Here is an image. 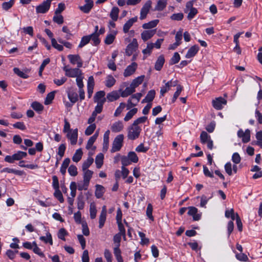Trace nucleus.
I'll return each mask as SVG.
<instances>
[{"label": "nucleus", "instance_id": "1", "mask_svg": "<svg viewBox=\"0 0 262 262\" xmlns=\"http://www.w3.org/2000/svg\"><path fill=\"white\" fill-rule=\"evenodd\" d=\"M141 128L132 124L127 129V138L129 140H134L139 138L141 132Z\"/></svg>", "mask_w": 262, "mask_h": 262}, {"label": "nucleus", "instance_id": "2", "mask_svg": "<svg viewBox=\"0 0 262 262\" xmlns=\"http://www.w3.org/2000/svg\"><path fill=\"white\" fill-rule=\"evenodd\" d=\"M124 136L122 134L117 136L113 143V146L111 149L112 152H115L120 150L122 146Z\"/></svg>", "mask_w": 262, "mask_h": 262}, {"label": "nucleus", "instance_id": "3", "mask_svg": "<svg viewBox=\"0 0 262 262\" xmlns=\"http://www.w3.org/2000/svg\"><path fill=\"white\" fill-rule=\"evenodd\" d=\"M52 0H46L43 1L38 6L36 7V12L37 13H47L51 6Z\"/></svg>", "mask_w": 262, "mask_h": 262}, {"label": "nucleus", "instance_id": "4", "mask_svg": "<svg viewBox=\"0 0 262 262\" xmlns=\"http://www.w3.org/2000/svg\"><path fill=\"white\" fill-rule=\"evenodd\" d=\"M152 2L150 0L146 2L142 7L140 11V19L143 20L146 17L150 8H151Z\"/></svg>", "mask_w": 262, "mask_h": 262}, {"label": "nucleus", "instance_id": "5", "mask_svg": "<svg viewBox=\"0 0 262 262\" xmlns=\"http://www.w3.org/2000/svg\"><path fill=\"white\" fill-rule=\"evenodd\" d=\"M138 47V43L137 40L136 38H134L132 41L127 45L125 50L126 54L130 56L132 55L134 52L137 49Z\"/></svg>", "mask_w": 262, "mask_h": 262}, {"label": "nucleus", "instance_id": "6", "mask_svg": "<svg viewBox=\"0 0 262 262\" xmlns=\"http://www.w3.org/2000/svg\"><path fill=\"white\" fill-rule=\"evenodd\" d=\"M237 136L242 138L243 143H247L250 140V130L247 129L245 132L242 129H239L237 132Z\"/></svg>", "mask_w": 262, "mask_h": 262}, {"label": "nucleus", "instance_id": "7", "mask_svg": "<svg viewBox=\"0 0 262 262\" xmlns=\"http://www.w3.org/2000/svg\"><path fill=\"white\" fill-rule=\"evenodd\" d=\"M68 58L72 64H76L78 68L82 67L83 62L79 55L70 54Z\"/></svg>", "mask_w": 262, "mask_h": 262}, {"label": "nucleus", "instance_id": "8", "mask_svg": "<svg viewBox=\"0 0 262 262\" xmlns=\"http://www.w3.org/2000/svg\"><path fill=\"white\" fill-rule=\"evenodd\" d=\"M67 137L72 145L76 144L78 139V129L76 128L67 133Z\"/></svg>", "mask_w": 262, "mask_h": 262}, {"label": "nucleus", "instance_id": "9", "mask_svg": "<svg viewBox=\"0 0 262 262\" xmlns=\"http://www.w3.org/2000/svg\"><path fill=\"white\" fill-rule=\"evenodd\" d=\"M188 214L193 217L194 221H199L201 218L202 213H198V209L193 206L188 207Z\"/></svg>", "mask_w": 262, "mask_h": 262}, {"label": "nucleus", "instance_id": "10", "mask_svg": "<svg viewBox=\"0 0 262 262\" xmlns=\"http://www.w3.org/2000/svg\"><path fill=\"white\" fill-rule=\"evenodd\" d=\"M137 68V64L134 62L130 65L128 66L125 69L123 75L124 77H127L133 75L136 71Z\"/></svg>", "mask_w": 262, "mask_h": 262}, {"label": "nucleus", "instance_id": "11", "mask_svg": "<svg viewBox=\"0 0 262 262\" xmlns=\"http://www.w3.org/2000/svg\"><path fill=\"white\" fill-rule=\"evenodd\" d=\"M226 103V100L221 97L212 101L213 106L218 110H221L223 108V105H225Z\"/></svg>", "mask_w": 262, "mask_h": 262}, {"label": "nucleus", "instance_id": "12", "mask_svg": "<svg viewBox=\"0 0 262 262\" xmlns=\"http://www.w3.org/2000/svg\"><path fill=\"white\" fill-rule=\"evenodd\" d=\"M106 207L105 206H103L99 217V228L100 229L102 228L104 225L106 218Z\"/></svg>", "mask_w": 262, "mask_h": 262}, {"label": "nucleus", "instance_id": "13", "mask_svg": "<svg viewBox=\"0 0 262 262\" xmlns=\"http://www.w3.org/2000/svg\"><path fill=\"white\" fill-rule=\"evenodd\" d=\"M68 97L72 103V105L75 103L78 100V96L77 93L72 89H70L67 91Z\"/></svg>", "mask_w": 262, "mask_h": 262}, {"label": "nucleus", "instance_id": "14", "mask_svg": "<svg viewBox=\"0 0 262 262\" xmlns=\"http://www.w3.org/2000/svg\"><path fill=\"white\" fill-rule=\"evenodd\" d=\"M94 84L95 82L94 77L93 76H91L89 77L87 83L88 94L89 98L92 97L93 94Z\"/></svg>", "mask_w": 262, "mask_h": 262}, {"label": "nucleus", "instance_id": "15", "mask_svg": "<svg viewBox=\"0 0 262 262\" xmlns=\"http://www.w3.org/2000/svg\"><path fill=\"white\" fill-rule=\"evenodd\" d=\"M124 125L121 121H118L113 123L111 127V130L114 133H119L123 130Z\"/></svg>", "mask_w": 262, "mask_h": 262}, {"label": "nucleus", "instance_id": "16", "mask_svg": "<svg viewBox=\"0 0 262 262\" xmlns=\"http://www.w3.org/2000/svg\"><path fill=\"white\" fill-rule=\"evenodd\" d=\"M156 30H146L142 32L141 34V38L145 41L151 38L155 34Z\"/></svg>", "mask_w": 262, "mask_h": 262}, {"label": "nucleus", "instance_id": "17", "mask_svg": "<svg viewBox=\"0 0 262 262\" xmlns=\"http://www.w3.org/2000/svg\"><path fill=\"white\" fill-rule=\"evenodd\" d=\"M93 6V2L92 0H85V4L79 7L80 10L85 13H88Z\"/></svg>", "mask_w": 262, "mask_h": 262}, {"label": "nucleus", "instance_id": "18", "mask_svg": "<svg viewBox=\"0 0 262 262\" xmlns=\"http://www.w3.org/2000/svg\"><path fill=\"white\" fill-rule=\"evenodd\" d=\"M105 92L103 91H99L97 92L94 97V100L95 102L98 103L99 102H104L106 101V99L104 98Z\"/></svg>", "mask_w": 262, "mask_h": 262}, {"label": "nucleus", "instance_id": "19", "mask_svg": "<svg viewBox=\"0 0 262 262\" xmlns=\"http://www.w3.org/2000/svg\"><path fill=\"white\" fill-rule=\"evenodd\" d=\"M199 50V47L197 45L192 46L188 51L185 55L186 58H190L195 55Z\"/></svg>", "mask_w": 262, "mask_h": 262}, {"label": "nucleus", "instance_id": "20", "mask_svg": "<svg viewBox=\"0 0 262 262\" xmlns=\"http://www.w3.org/2000/svg\"><path fill=\"white\" fill-rule=\"evenodd\" d=\"M137 20V17H135L129 19L127 22L124 25L123 30L124 33H127L133 26L134 23Z\"/></svg>", "mask_w": 262, "mask_h": 262}, {"label": "nucleus", "instance_id": "21", "mask_svg": "<svg viewBox=\"0 0 262 262\" xmlns=\"http://www.w3.org/2000/svg\"><path fill=\"white\" fill-rule=\"evenodd\" d=\"M80 68L70 69L69 72L67 73V76L69 77H77L80 75H81L82 73L81 70L79 69Z\"/></svg>", "mask_w": 262, "mask_h": 262}, {"label": "nucleus", "instance_id": "22", "mask_svg": "<svg viewBox=\"0 0 262 262\" xmlns=\"http://www.w3.org/2000/svg\"><path fill=\"white\" fill-rule=\"evenodd\" d=\"M120 97V95L116 91H114L107 94L106 99L108 101L113 102L118 99Z\"/></svg>", "mask_w": 262, "mask_h": 262}, {"label": "nucleus", "instance_id": "23", "mask_svg": "<svg viewBox=\"0 0 262 262\" xmlns=\"http://www.w3.org/2000/svg\"><path fill=\"white\" fill-rule=\"evenodd\" d=\"M155 91L154 90L149 91L146 95L145 98L142 100V103L150 102H151L155 97Z\"/></svg>", "mask_w": 262, "mask_h": 262}, {"label": "nucleus", "instance_id": "24", "mask_svg": "<svg viewBox=\"0 0 262 262\" xmlns=\"http://www.w3.org/2000/svg\"><path fill=\"white\" fill-rule=\"evenodd\" d=\"M165 62V59L163 55H160L158 58L155 65V68L157 71H160L162 69Z\"/></svg>", "mask_w": 262, "mask_h": 262}, {"label": "nucleus", "instance_id": "25", "mask_svg": "<svg viewBox=\"0 0 262 262\" xmlns=\"http://www.w3.org/2000/svg\"><path fill=\"white\" fill-rule=\"evenodd\" d=\"M167 4V0H158L154 10L158 11L163 10L166 7Z\"/></svg>", "mask_w": 262, "mask_h": 262}, {"label": "nucleus", "instance_id": "26", "mask_svg": "<svg viewBox=\"0 0 262 262\" xmlns=\"http://www.w3.org/2000/svg\"><path fill=\"white\" fill-rule=\"evenodd\" d=\"M135 92V89L130 84L129 86L125 88V89L121 93V96L122 97H126L130 95Z\"/></svg>", "mask_w": 262, "mask_h": 262}, {"label": "nucleus", "instance_id": "27", "mask_svg": "<svg viewBox=\"0 0 262 262\" xmlns=\"http://www.w3.org/2000/svg\"><path fill=\"white\" fill-rule=\"evenodd\" d=\"M104 193V187L101 185H96L95 196L97 198H101Z\"/></svg>", "mask_w": 262, "mask_h": 262}, {"label": "nucleus", "instance_id": "28", "mask_svg": "<svg viewBox=\"0 0 262 262\" xmlns=\"http://www.w3.org/2000/svg\"><path fill=\"white\" fill-rule=\"evenodd\" d=\"M116 35V32L115 31L107 34L104 39L105 43L108 45L112 44L115 40Z\"/></svg>", "mask_w": 262, "mask_h": 262}, {"label": "nucleus", "instance_id": "29", "mask_svg": "<svg viewBox=\"0 0 262 262\" xmlns=\"http://www.w3.org/2000/svg\"><path fill=\"white\" fill-rule=\"evenodd\" d=\"M84 172L83 182L89 184L90 181L92 177L93 172L90 170H82Z\"/></svg>", "mask_w": 262, "mask_h": 262}, {"label": "nucleus", "instance_id": "30", "mask_svg": "<svg viewBox=\"0 0 262 262\" xmlns=\"http://www.w3.org/2000/svg\"><path fill=\"white\" fill-rule=\"evenodd\" d=\"M158 19L151 20L147 23H145L142 25V28L144 29H149L155 27L159 23Z\"/></svg>", "mask_w": 262, "mask_h": 262}, {"label": "nucleus", "instance_id": "31", "mask_svg": "<svg viewBox=\"0 0 262 262\" xmlns=\"http://www.w3.org/2000/svg\"><path fill=\"white\" fill-rule=\"evenodd\" d=\"M144 78V75L139 76L133 80L130 85L133 87H134L135 89H136L137 87H138L140 84H141L142 83V82L143 81Z\"/></svg>", "mask_w": 262, "mask_h": 262}, {"label": "nucleus", "instance_id": "32", "mask_svg": "<svg viewBox=\"0 0 262 262\" xmlns=\"http://www.w3.org/2000/svg\"><path fill=\"white\" fill-rule=\"evenodd\" d=\"M116 83L115 79L112 75H108L105 80V85L107 88L112 87Z\"/></svg>", "mask_w": 262, "mask_h": 262}, {"label": "nucleus", "instance_id": "33", "mask_svg": "<svg viewBox=\"0 0 262 262\" xmlns=\"http://www.w3.org/2000/svg\"><path fill=\"white\" fill-rule=\"evenodd\" d=\"M40 240L44 242L45 243H49L50 245H53L52 235L49 232H47L46 236H42L39 237Z\"/></svg>", "mask_w": 262, "mask_h": 262}, {"label": "nucleus", "instance_id": "34", "mask_svg": "<svg viewBox=\"0 0 262 262\" xmlns=\"http://www.w3.org/2000/svg\"><path fill=\"white\" fill-rule=\"evenodd\" d=\"M82 155L83 152L81 148L76 150L75 153L72 157V160L75 162H79L81 160Z\"/></svg>", "mask_w": 262, "mask_h": 262}, {"label": "nucleus", "instance_id": "35", "mask_svg": "<svg viewBox=\"0 0 262 262\" xmlns=\"http://www.w3.org/2000/svg\"><path fill=\"white\" fill-rule=\"evenodd\" d=\"M104 158V156L102 153H100L97 155L95 159V163L96 165V167L98 168H100L103 165V160Z\"/></svg>", "mask_w": 262, "mask_h": 262}, {"label": "nucleus", "instance_id": "36", "mask_svg": "<svg viewBox=\"0 0 262 262\" xmlns=\"http://www.w3.org/2000/svg\"><path fill=\"white\" fill-rule=\"evenodd\" d=\"M93 158L92 157H89L82 164V170H88V168L93 164Z\"/></svg>", "mask_w": 262, "mask_h": 262}, {"label": "nucleus", "instance_id": "37", "mask_svg": "<svg viewBox=\"0 0 262 262\" xmlns=\"http://www.w3.org/2000/svg\"><path fill=\"white\" fill-rule=\"evenodd\" d=\"M119 12L118 8L114 7L112 8L110 13V17L114 21H116L118 19Z\"/></svg>", "mask_w": 262, "mask_h": 262}, {"label": "nucleus", "instance_id": "38", "mask_svg": "<svg viewBox=\"0 0 262 262\" xmlns=\"http://www.w3.org/2000/svg\"><path fill=\"white\" fill-rule=\"evenodd\" d=\"M138 109L134 108L127 113L124 118L125 121H128L137 113Z\"/></svg>", "mask_w": 262, "mask_h": 262}, {"label": "nucleus", "instance_id": "39", "mask_svg": "<svg viewBox=\"0 0 262 262\" xmlns=\"http://www.w3.org/2000/svg\"><path fill=\"white\" fill-rule=\"evenodd\" d=\"M90 215L91 219H94L96 217L97 214V209L96 205L94 203H92L90 206Z\"/></svg>", "mask_w": 262, "mask_h": 262}, {"label": "nucleus", "instance_id": "40", "mask_svg": "<svg viewBox=\"0 0 262 262\" xmlns=\"http://www.w3.org/2000/svg\"><path fill=\"white\" fill-rule=\"evenodd\" d=\"M114 253L118 262H123L119 247H115L114 248Z\"/></svg>", "mask_w": 262, "mask_h": 262}, {"label": "nucleus", "instance_id": "41", "mask_svg": "<svg viewBox=\"0 0 262 262\" xmlns=\"http://www.w3.org/2000/svg\"><path fill=\"white\" fill-rule=\"evenodd\" d=\"M27 156V152L22 151H18L17 152L13 154V158L15 160L18 161L25 158Z\"/></svg>", "mask_w": 262, "mask_h": 262}, {"label": "nucleus", "instance_id": "42", "mask_svg": "<svg viewBox=\"0 0 262 262\" xmlns=\"http://www.w3.org/2000/svg\"><path fill=\"white\" fill-rule=\"evenodd\" d=\"M211 139L210 135H209L206 132L203 131L200 135V140L201 143H206L208 140Z\"/></svg>", "mask_w": 262, "mask_h": 262}, {"label": "nucleus", "instance_id": "43", "mask_svg": "<svg viewBox=\"0 0 262 262\" xmlns=\"http://www.w3.org/2000/svg\"><path fill=\"white\" fill-rule=\"evenodd\" d=\"M91 37V39L93 42V45L97 46L99 44L100 40L99 38V34L98 33H93L91 35H89Z\"/></svg>", "mask_w": 262, "mask_h": 262}, {"label": "nucleus", "instance_id": "44", "mask_svg": "<svg viewBox=\"0 0 262 262\" xmlns=\"http://www.w3.org/2000/svg\"><path fill=\"white\" fill-rule=\"evenodd\" d=\"M31 107L36 112L40 113L43 109V106L40 103L35 101L31 104Z\"/></svg>", "mask_w": 262, "mask_h": 262}, {"label": "nucleus", "instance_id": "45", "mask_svg": "<svg viewBox=\"0 0 262 262\" xmlns=\"http://www.w3.org/2000/svg\"><path fill=\"white\" fill-rule=\"evenodd\" d=\"M127 157L129 159L130 161L133 163H137L139 159L137 154L134 151H130L127 154Z\"/></svg>", "mask_w": 262, "mask_h": 262}, {"label": "nucleus", "instance_id": "46", "mask_svg": "<svg viewBox=\"0 0 262 262\" xmlns=\"http://www.w3.org/2000/svg\"><path fill=\"white\" fill-rule=\"evenodd\" d=\"M68 234V233L66 229L63 228H62L59 230L57 233V236L59 239L64 241H66L65 236H67Z\"/></svg>", "mask_w": 262, "mask_h": 262}, {"label": "nucleus", "instance_id": "47", "mask_svg": "<svg viewBox=\"0 0 262 262\" xmlns=\"http://www.w3.org/2000/svg\"><path fill=\"white\" fill-rule=\"evenodd\" d=\"M13 71L15 74H16L17 76H18L19 77H20L21 78L26 79V78H28V77H29L28 75L26 73H25L23 71H20L17 68H14L13 69Z\"/></svg>", "mask_w": 262, "mask_h": 262}, {"label": "nucleus", "instance_id": "48", "mask_svg": "<svg viewBox=\"0 0 262 262\" xmlns=\"http://www.w3.org/2000/svg\"><path fill=\"white\" fill-rule=\"evenodd\" d=\"M1 172L13 173L17 175L21 174L20 171L10 168H4L1 171Z\"/></svg>", "mask_w": 262, "mask_h": 262}, {"label": "nucleus", "instance_id": "49", "mask_svg": "<svg viewBox=\"0 0 262 262\" xmlns=\"http://www.w3.org/2000/svg\"><path fill=\"white\" fill-rule=\"evenodd\" d=\"M82 233L85 236H88L90 234L88 224L85 221L81 222Z\"/></svg>", "mask_w": 262, "mask_h": 262}, {"label": "nucleus", "instance_id": "50", "mask_svg": "<svg viewBox=\"0 0 262 262\" xmlns=\"http://www.w3.org/2000/svg\"><path fill=\"white\" fill-rule=\"evenodd\" d=\"M126 104L125 103L121 102L120 103L119 106L117 108L114 113V116L118 117L122 113L123 109L125 108Z\"/></svg>", "mask_w": 262, "mask_h": 262}, {"label": "nucleus", "instance_id": "51", "mask_svg": "<svg viewBox=\"0 0 262 262\" xmlns=\"http://www.w3.org/2000/svg\"><path fill=\"white\" fill-rule=\"evenodd\" d=\"M110 131L109 130H106L103 135V146L104 147L107 148L109 143V135Z\"/></svg>", "mask_w": 262, "mask_h": 262}, {"label": "nucleus", "instance_id": "52", "mask_svg": "<svg viewBox=\"0 0 262 262\" xmlns=\"http://www.w3.org/2000/svg\"><path fill=\"white\" fill-rule=\"evenodd\" d=\"M96 125L95 124H90L89 126L87 127L85 130V134L87 136L91 135L96 129Z\"/></svg>", "mask_w": 262, "mask_h": 262}, {"label": "nucleus", "instance_id": "53", "mask_svg": "<svg viewBox=\"0 0 262 262\" xmlns=\"http://www.w3.org/2000/svg\"><path fill=\"white\" fill-rule=\"evenodd\" d=\"M55 97V93L54 92H51L49 93L46 98L45 101V104L46 105L49 104L51 103L52 101L53 100Z\"/></svg>", "mask_w": 262, "mask_h": 262}, {"label": "nucleus", "instance_id": "54", "mask_svg": "<svg viewBox=\"0 0 262 262\" xmlns=\"http://www.w3.org/2000/svg\"><path fill=\"white\" fill-rule=\"evenodd\" d=\"M51 43L52 46L59 51H62L63 50V47L57 43V40L54 38H52Z\"/></svg>", "mask_w": 262, "mask_h": 262}, {"label": "nucleus", "instance_id": "55", "mask_svg": "<svg viewBox=\"0 0 262 262\" xmlns=\"http://www.w3.org/2000/svg\"><path fill=\"white\" fill-rule=\"evenodd\" d=\"M180 60V56L178 52H175L170 59V64H174L177 63Z\"/></svg>", "mask_w": 262, "mask_h": 262}, {"label": "nucleus", "instance_id": "56", "mask_svg": "<svg viewBox=\"0 0 262 262\" xmlns=\"http://www.w3.org/2000/svg\"><path fill=\"white\" fill-rule=\"evenodd\" d=\"M154 48V45L153 43H147L146 48L142 51V53L145 55H149L151 52L152 50Z\"/></svg>", "mask_w": 262, "mask_h": 262}, {"label": "nucleus", "instance_id": "57", "mask_svg": "<svg viewBox=\"0 0 262 262\" xmlns=\"http://www.w3.org/2000/svg\"><path fill=\"white\" fill-rule=\"evenodd\" d=\"M104 103L103 102H99L97 103V105L95 106V110L92 113L94 114L97 116V114L100 113L103 108V105Z\"/></svg>", "mask_w": 262, "mask_h": 262}, {"label": "nucleus", "instance_id": "58", "mask_svg": "<svg viewBox=\"0 0 262 262\" xmlns=\"http://www.w3.org/2000/svg\"><path fill=\"white\" fill-rule=\"evenodd\" d=\"M76 78V84L78 88H83L84 84L83 82V79L84 78V77L83 76L82 73Z\"/></svg>", "mask_w": 262, "mask_h": 262}, {"label": "nucleus", "instance_id": "59", "mask_svg": "<svg viewBox=\"0 0 262 262\" xmlns=\"http://www.w3.org/2000/svg\"><path fill=\"white\" fill-rule=\"evenodd\" d=\"M91 40V37L89 36H83L81 40V41L78 46L79 48H82L87 43H88Z\"/></svg>", "mask_w": 262, "mask_h": 262}, {"label": "nucleus", "instance_id": "60", "mask_svg": "<svg viewBox=\"0 0 262 262\" xmlns=\"http://www.w3.org/2000/svg\"><path fill=\"white\" fill-rule=\"evenodd\" d=\"M14 3V0H10L9 2H4L2 4V8L5 10H8L12 7Z\"/></svg>", "mask_w": 262, "mask_h": 262}, {"label": "nucleus", "instance_id": "61", "mask_svg": "<svg viewBox=\"0 0 262 262\" xmlns=\"http://www.w3.org/2000/svg\"><path fill=\"white\" fill-rule=\"evenodd\" d=\"M55 197L60 202L62 203L64 201V199L62 194L61 192L59 189H55V191L54 193Z\"/></svg>", "mask_w": 262, "mask_h": 262}, {"label": "nucleus", "instance_id": "62", "mask_svg": "<svg viewBox=\"0 0 262 262\" xmlns=\"http://www.w3.org/2000/svg\"><path fill=\"white\" fill-rule=\"evenodd\" d=\"M182 35H183V29H180L176 33L175 36L176 42L181 44V40L182 39Z\"/></svg>", "mask_w": 262, "mask_h": 262}, {"label": "nucleus", "instance_id": "63", "mask_svg": "<svg viewBox=\"0 0 262 262\" xmlns=\"http://www.w3.org/2000/svg\"><path fill=\"white\" fill-rule=\"evenodd\" d=\"M68 172L71 176H76L77 174V167L74 165H71L68 168Z\"/></svg>", "mask_w": 262, "mask_h": 262}, {"label": "nucleus", "instance_id": "64", "mask_svg": "<svg viewBox=\"0 0 262 262\" xmlns=\"http://www.w3.org/2000/svg\"><path fill=\"white\" fill-rule=\"evenodd\" d=\"M235 257L238 260L242 261H247L248 260L247 256L242 252L240 253H236Z\"/></svg>", "mask_w": 262, "mask_h": 262}]
</instances>
